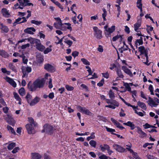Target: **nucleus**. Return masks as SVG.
Listing matches in <instances>:
<instances>
[{
	"label": "nucleus",
	"mask_w": 159,
	"mask_h": 159,
	"mask_svg": "<svg viewBox=\"0 0 159 159\" xmlns=\"http://www.w3.org/2000/svg\"><path fill=\"white\" fill-rule=\"evenodd\" d=\"M123 43L124 45L123 47H122V49L123 51H125L127 50L128 48V46L125 44V42H123Z\"/></svg>",
	"instance_id": "052dcab7"
},
{
	"label": "nucleus",
	"mask_w": 159,
	"mask_h": 159,
	"mask_svg": "<svg viewBox=\"0 0 159 159\" xmlns=\"http://www.w3.org/2000/svg\"><path fill=\"white\" fill-rule=\"evenodd\" d=\"M138 105L141 107V108L143 110H145L147 109V107L145 104L143 102H141L139 101L138 102Z\"/></svg>",
	"instance_id": "72a5a7b5"
},
{
	"label": "nucleus",
	"mask_w": 159,
	"mask_h": 159,
	"mask_svg": "<svg viewBox=\"0 0 159 159\" xmlns=\"http://www.w3.org/2000/svg\"><path fill=\"white\" fill-rule=\"evenodd\" d=\"M22 68H23L25 70V72H27V73H30L32 71V69L30 67L27 66L25 68L23 67Z\"/></svg>",
	"instance_id": "864d4df0"
},
{
	"label": "nucleus",
	"mask_w": 159,
	"mask_h": 159,
	"mask_svg": "<svg viewBox=\"0 0 159 159\" xmlns=\"http://www.w3.org/2000/svg\"><path fill=\"white\" fill-rule=\"evenodd\" d=\"M31 22L32 24H34L37 25H40L42 23V22L41 21H38L34 20H31Z\"/></svg>",
	"instance_id": "37998d69"
},
{
	"label": "nucleus",
	"mask_w": 159,
	"mask_h": 159,
	"mask_svg": "<svg viewBox=\"0 0 159 159\" xmlns=\"http://www.w3.org/2000/svg\"><path fill=\"white\" fill-rule=\"evenodd\" d=\"M32 159H40L41 158V155L38 153H31Z\"/></svg>",
	"instance_id": "393cba45"
},
{
	"label": "nucleus",
	"mask_w": 159,
	"mask_h": 159,
	"mask_svg": "<svg viewBox=\"0 0 159 159\" xmlns=\"http://www.w3.org/2000/svg\"><path fill=\"white\" fill-rule=\"evenodd\" d=\"M139 50L140 53V55L142 59V62L147 66L149 65L150 63H148V50L143 46H142L139 48Z\"/></svg>",
	"instance_id": "f03ea898"
},
{
	"label": "nucleus",
	"mask_w": 159,
	"mask_h": 159,
	"mask_svg": "<svg viewBox=\"0 0 159 159\" xmlns=\"http://www.w3.org/2000/svg\"><path fill=\"white\" fill-rule=\"evenodd\" d=\"M27 40L28 42H29L31 44L36 43V44L38 42H39V39L32 38H27Z\"/></svg>",
	"instance_id": "bb28decb"
},
{
	"label": "nucleus",
	"mask_w": 159,
	"mask_h": 159,
	"mask_svg": "<svg viewBox=\"0 0 159 159\" xmlns=\"http://www.w3.org/2000/svg\"><path fill=\"white\" fill-rule=\"evenodd\" d=\"M34 82L35 85H36L37 88H42L44 84V82L43 79H38Z\"/></svg>",
	"instance_id": "1a4fd4ad"
},
{
	"label": "nucleus",
	"mask_w": 159,
	"mask_h": 159,
	"mask_svg": "<svg viewBox=\"0 0 159 159\" xmlns=\"http://www.w3.org/2000/svg\"><path fill=\"white\" fill-rule=\"evenodd\" d=\"M115 30V26L114 25H112L111 28H108L106 30V32H105L106 36L107 38L110 37L111 34Z\"/></svg>",
	"instance_id": "9d476101"
},
{
	"label": "nucleus",
	"mask_w": 159,
	"mask_h": 159,
	"mask_svg": "<svg viewBox=\"0 0 159 159\" xmlns=\"http://www.w3.org/2000/svg\"><path fill=\"white\" fill-rule=\"evenodd\" d=\"M7 128L8 130L10 132H11L12 133L15 134V132L14 130L13 129L11 126L9 125H7Z\"/></svg>",
	"instance_id": "3c124183"
},
{
	"label": "nucleus",
	"mask_w": 159,
	"mask_h": 159,
	"mask_svg": "<svg viewBox=\"0 0 159 159\" xmlns=\"http://www.w3.org/2000/svg\"><path fill=\"white\" fill-rule=\"evenodd\" d=\"M111 121L114 124V125L116 126L117 128H119L120 129H123L125 128L123 127L121 124L116 120H115L112 118H111Z\"/></svg>",
	"instance_id": "f3484780"
},
{
	"label": "nucleus",
	"mask_w": 159,
	"mask_h": 159,
	"mask_svg": "<svg viewBox=\"0 0 159 159\" xmlns=\"http://www.w3.org/2000/svg\"><path fill=\"white\" fill-rule=\"evenodd\" d=\"M19 57L22 58L24 64H26L28 61V59L27 57L24 54L20 55Z\"/></svg>",
	"instance_id": "e433bc0d"
},
{
	"label": "nucleus",
	"mask_w": 159,
	"mask_h": 159,
	"mask_svg": "<svg viewBox=\"0 0 159 159\" xmlns=\"http://www.w3.org/2000/svg\"><path fill=\"white\" fill-rule=\"evenodd\" d=\"M53 128L52 126L46 124L43 127V129L42 130V132H45L48 134H51L53 132Z\"/></svg>",
	"instance_id": "423d86ee"
},
{
	"label": "nucleus",
	"mask_w": 159,
	"mask_h": 159,
	"mask_svg": "<svg viewBox=\"0 0 159 159\" xmlns=\"http://www.w3.org/2000/svg\"><path fill=\"white\" fill-rule=\"evenodd\" d=\"M85 68L86 69H88L87 71L89 73V74L88 75V76L89 75H92L93 74V72L92 71V70L91 68L90 67L88 66H85Z\"/></svg>",
	"instance_id": "a18cd8bd"
},
{
	"label": "nucleus",
	"mask_w": 159,
	"mask_h": 159,
	"mask_svg": "<svg viewBox=\"0 0 159 159\" xmlns=\"http://www.w3.org/2000/svg\"><path fill=\"white\" fill-rule=\"evenodd\" d=\"M4 79L7 82L10 84L13 87L15 88L16 87V84L12 79L7 76H6Z\"/></svg>",
	"instance_id": "f8f14e48"
},
{
	"label": "nucleus",
	"mask_w": 159,
	"mask_h": 159,
	"mask_svg": "<svg viewBox=\"0 0 159 159\" xmlns=\"http://www.w3.org/2000/svg\"><path fill=\"white\" fill-rule=\"evenodd\" d=\"M1 29L2 33H7L9 31V29L7 26L3 25L2 24H1Z\"/></svg>",
	"instance_id": "7c9ffc66"
},
{
	"label": "nucleus",
	"mask_w": 159,
	"mask_h": 159,
	"mask_svg": "<svg viewBox=\"0 0 159 159\" xmlns=\"http://www.w3.org/2000/svg\"><path fill=\"white\" fill-rule=\"evenodd\" d=\"M93 29L94 31V36L98 39H100L102 38V31L99 30L96 26H94Z\"/></svg>",
	"instance_id": "0eeeda50"
},
{
	"label": "nucleus",
	"mask_w": 159,
	"mask_h": 159,
	"mask_svg": "<svg viewBox=\"0 0 159 159\" xmlns=\"http://www.w3.org/2000/svg\"><path fill=\"white\" fill-rule=\"evenodd\" d=\"M1 70L2 72L3 73L6 74L7 75H9L10 74V72L9 71H8L5 68H2L1 69Z\"/></svg>",
	"instance_id": "603ef678"
},
{
	"label": "nucleus",
	"mask_w": 159,
	"mask_h": 159,
	"mask_svg": "<svg viewBox=\"0 0 159 159\" xmlns=\"http://www.w3.org/2000/svg\"><path fill=\"white\" fill-rule=\"evenodd\" d=\"M36 48L38 50L41 52H43L45 48V47L41 43L39 40V42H38L36 44Z\"/></svg>",
	"instance_id": "a211bd4d"
},
{
	"label": "nucleus",
	"mask_w": 159,
	"mask_h": 159,
	"mask_svg": "<svg viewBox=\"0 0 159 159\" xmlns=\"http://www.w3.org/2000/svg\"><path fill=\"white\" fill-rule=\"evenodd\" d=\"M67 90L71 91L73 90L74 89V88L71 86L68 85H66L65 86Z\"/></svg>",
	"instance_id": "5fc2aeb1"
},
{
	"label": "nucleus",
	"mask_w": 159,
	"mask_h": 159,
	"mask_svg": "<svg viewBox=\"0 0 159 159\" xmlns=\"http://www.w3.org/2000/svg\"><path fill=\"white\" fill-rule=\"evenodd\" d=\"M137 129V131L138 133L139 134V136L140 137L143 138L146 136V134L143 132L140 128L138 127Z\"/></svg>",
	"instance_id": "412c9836"
},
{
	"label": "nucleus",
	"mask_w": 159,
	"mask_h": 159,
	"mask_svg": "<svg viewBox=\"0 0 159 159\" xmlns=\"http://www.w3.org/2000/svg\"><path fill=\"white\" fill-rule=\"evenodd\" d=\"M2 12L3 15L5 17L7 18L9 17L10 16L9 11L6 8H2Z\"/></svg>",
	"instance_id": "4be33fe9"
},
{
	"label": "nucleus",
	"mask_w": 159,
	"mask_h": 159,
	"mask_svg": "<svg viewBox=\"0 0 159 159\" xmlns=\"http://www.w3.org/2000/svg\"><path fill=\"white\" fill-rule=\"evenodd\" d=\"M28 89L31 91H35L37 88L36 85H35L34 82L32 84L31 82H30L28 84Z\"/></svg>",
	"instance_id": "6ab92c4d"
},
{
	"label": "nucleus",
	"mask_w": 159,
	"mask_h": 159,
	"mask_svg": "<svg viewBox=\"0 0 159 159\" xmlns=\"http://www.w3.org/2000/svg\"><path fill=\"white\" fill-rule=\"evenodd\" d=\"M44 68L48 71L51 72H54L55 70V69L54 67L49 64H45L44 65Z\"/></svg>",
	"instance_id": "4468645a"
},
{
	"label": "nucleus",
	"mask_w": 159,
	"mask_h": 159,
	"mask_svg": "<svg viewBox=\"0 0 159 159\" xmlns=\"http://www.w3.org/2000/svg\"><path fill=\"white\" fill-rule=\"evenodd\" d=\"M19 93L20 95L23 96L25 94V90L24 88H22L19 90Z\"/></svg>",
	"instance_id": "79ce46f5"
},
{
	"label": "nucleus",
	"mask_w": 159,
	"mask_h": 159,
	"mask_svg": "<svg viewBox=\"0 0 159 159\" xmlns=\"http://www.w3.org/2000/svg\"><path fill=\"white\" fill-rule=\"evenodd\" d=\"M26 98L27 99L28 102L29 103V102L30 101L31 99L32 98V96L29 94H27L26 96Z\"/></svg>",
	"instance_id": "4d7b16f0"
},
{
	"label": "nucleus",
	"mask_w": 159,
	"mask_h": 159,
	"mask_svg": "<svg viewBox=\"0 0 159 159\" xmlns=\"http://www.w3.org/2000/svg\"><path fill=\"white\" fill-rule=\"evenodd\" d=\"M98 156H99V159H112L101 153H99Z\"/></svg>",
	"instance_id": "c756f323"
},
{
	"label": "nucleus",
	"mask_w": 159,
	"mask_h": 159,
	"mask_svg": "<svg viewBox=\"0 0 159 159\" xmlns=\"http://www.w3.org/2000/svg\"><path fill=\"white\" fill-rule=\"evenodd\" d=\"M143 43V38L140 37L139 39L136 40L135 42V45L136 48H138V46L142 45Z\"/></svg>",
	"instance_id": "5701e85b"
},
{
	"label": "nucleus",
	"mask_w": 159,
	"mask_h": 159,
	"mask_svg": "<svg viewBox=\"0 0 159 159\" xmlns=\"http://www.w3.org/2000/svg\"><path fill=\"white\" fill-rule=\"evenodd\" d=\"M147 102L149 105L152 107H157L158 104H159V99L157 98H154L153 99L149 97Z\"/></svg>",
	"instance_id": "39448f33"
},
{
	"label": "nucleus",
	"mask_w": 159,
	"mask_h": 159,
	"mask_svg": "<svg viewBox=\"0 0 159 159\" xmlns=\"http://www.w3.org/2000/svg\"><path fill=\"white\" fill-rule=\"evenodd\" d=\"M104 80L102 79L99 83L97 84V85L99 87H101L104 84Z\"/></svg>",
	"instance_id": "680f3d73"
},
{
	"label": "nucleus",
	"mask_w": 159,
	"mask_h": 159,
	"mask_svg": "<svg viewBox=\"0 0 159 159\" xmlns=\"http://www.w3.org/2000/svg\"><path fill=\"white\" fill-rule=\"evenodd\" d=\"M52 45H50L46 49L43 50V53L44 54H47L49 52H50L52 51Z\"/></svg>",
	"instance_id": "a878e982"
},
{
	"label": "nucleus",
	"mask_w": 159,
	"mask_h": 159,
	"mask_svg": "<svg viewBox=\"0 0 159 159\" xmlns=\"http://www.w3.org/2000/svg\"><path fill=\"white\" fill-rule=\"evenodd\" d=\"M40 100V98L38 96H36L32 100H30V101L29 102V103L30 106H34L37 104L38 102H39Z\"/></svg>",
	"instance_id": "9b49d317"
},
{
	"label": "nucleus",
	"mask_w": 159,
	"mask_h": 159,
	"mask_svg": "<svg viewBox=\"0 0 159 159\" xmlns=\"http://www.w3.org/2000/svg\"><path fill=\"white\" fill-rule=\"evenodd\" d=\"M9 67L13 71H16V69L15 67L11 63H10L8 65Z\"/></svg>",
	"instance_id": "bf43d9fd"
},
{
	"label": "nucleus",
	"mask_w": 159,
	"mask_h": 159,
	"mask_svg": "<svg viewBox=\"0 0 159 159\" xmlns=\"http://www.w3.org/2000/svg\"><path fill=\"white\" fill-rule=\"evenodd\" d=\"M28 121L30 124H27L25 125L27 132L30 134H34L35 131L34 126H36L37 125V123L34 121L32 117H29Z\"/></svg>",
	"instance_id": "7ed1b4c3"
},
{
	"label": "nucleus",
	"mask_w": 159,
	"mask_h": 159,
	"mask_svg": "<svg viewBox=\"0 0 159 159\" xmlns=\"http://www.w3.org/2000/svg\"><path fill=\"white\" fill-rule=\"evenodd\" d=\"M54 4L57 5L60 9H61V11H63V6L60 4L59 2L57 1H56Z\"/></svg>",
	"instance_id": "8fccbe9b"
},
{
	"label": "nucleus",
	"mask_w": 159,
	"mask_h": 159,
	"mask_svg": "<svg viewBox=\"0 0 159 159\" xmlns=\"http://www.w3.org/2000/svg\"><path fill=\"white\" fill-rule=\"evenodd\" d=\"M136 4L137 5V7H142V0H137Z\"/></svg>",
	"instance_id": "13d9d810"
},
{
	"label": "nucleus",
	"mask_w": 159,
	"mask_h": 159,
	"mask_svg": "<svg viewBox=\"0 0 159 159\" xmlns=\"http://www.w3.org/2000/svg\"><path fill=\"white\" fill-rule=\"evenodd\" d=\"M56 22H55L53 25L56 29H59L61 28L62 30H65L66 29L72 30V28L71 26V24L69 23H66L62 24L61 20L59 17H55L54 18Z\"/></svg>",
	"instance_id": "f257e3e1"
},
{
	"label": "nucleus",
	"mask_w": 159,
	"mask_h": 159,
	"mask_svg": "<svg viewBox=\"0 0 159 159\" xmlns=\"http://www.w3.org/2000/svg\"><path fill=\"white\" fill-rule=\"evenodd\" d=\"M102 10L103 12V13L102 14V17L103 20L104 21H106L107 19L106 18V17L107 15V12L106 10L104 8H103Z\"/></svg>",
	"instance_id": "58836bf2"
},
{
	"label": "nucleus",
	"mask_w": 159,
	"mask_h": 159,
	"mask_svg": "<svg viewBox=\"0 0 159 159\" xmlns=\"http://www.w3.org/2000/svg\"><path fill=\"white\" fill-rule=\"evenodd\" d=\"M79 54V52L76 51H75L72 52V56L75 57H77Z\"/></svg>",
	"instance_id": "0e129e2a"
},
{
	"label": "nucleus",
	"mask_w": 159,
	"mask_h": 159,
	"mask_svg": "<svg viewBox=\"0 0 159 159\" xmlns=\"http://www.w3.org/2000/svg\"><path fill=\"white\" fill-rule=\"evenodd\" d=\"M101 150L102 152H104L105 150H107L109 148H110V147L109 145L107 144H105L103 145H101L100 146Z\"/></svg>",
	"instance_id": "2f4dec72"
},
{
	"label": "nucleus",
	"mask_w": 159,
	"mask_h": 159,
	"mask_svg": "<svg viewBox=\"0 0 159 159\" xmlns=\"http://www.w3.org/2000/svg\"><path fill=\"white\" fill-rule=\"evenodd\" d=\"M113 147L116 151L120 152H123L125 151V148L117 144H114Z\"/></svg>",
	"instance_id": "6e6552de"
},
{
	"label": "nucleus",
	"mask_w": 159,
	"mask_h": 159,
	"mask_svg": "<svg viewBox=\"0 0 159 159\" xmlns=\"http://www.w3.org/2000/svg\"><path fill=\"white\" fill-rule=\"evenodd\" d=\"M20 149V148L18 147L15 148L14 149L11 151L12 153L13 154L16 153Z\"/></svg>",
	"instance_id": "69168bd1"
},
{
	"label": "nucleus",
	"mask_w": 159,
	"mask_h": 159,
	"mask_svg": "<svg viewBox=\"0 0 159 159\" xmlns=\"http://www.w3.org/2000/svg\"><path fill=\"white\" fill-rule=\"evenodd\" d=\"M148 89L150 91V92H151V94L152 95H154V93H153V86L152 85H150Z\"/></svg>",
	"instance_id": "6e6d98bb"
},
{
	"label": "nucleus",
	"mask_w": 159,
	"mask_h": 159,
	"mask_svg": "<svg viewBox=\"0 0 159 159\" xmlns=\"http://www.w3.org/2000/svg\"><path fill=\"white\" fill-rule=\"evenodd\" d=\"M35 29L33 27L28 28L24 30V32L25 33L31 34H33L34 32L35 31Z\"/></svg>",
	"instance_id": "aec40b11"
},
{
	"label": "nucleus",
	"mask_w": 159,
	"mask_h": 159,
	"mask_svg": "<svg viewBox=\"0 0 159 159\" xmlns=\"http://www.w3.org/2000/svg\"><path fill=\"white\" fill-rule=\"evenodd\" d=\"M142 20L141 19H139L137 22L134 25V30L136 32H139V28L141 25Z\"/></svg>",
	"instance_id": "dca6fc26"
},
{
	"label": "nucleus",
	"mask_w": 159,
	"mask_h": 159,
	"mask_svg": "<svg viewBox=\"0 0 159 159\" xmlns=\"http://www.w3.org/2000/svg\"><path fill=\"white\" fill-rule=\"evenodd\" d=\"M105 127L107 132H110L112 134H113V132H115V129L109 128L107 126H105Z\"/></svg>",
	"instance_id": "de8ad7c7"
},
{
	"label": "nucleus",
	"mask_w": 159,
	"mask_h": 159,
	"mask_svg": "<svg viewBox=\"0 0 159 159\" xmlns=\"http://www.w3.org/2000/svg\"><path fill=\"white\" fill-rule=\"evenodd\" d=\"M14 97L15 99L17 101H18V103L19 104H21V99L20 98V97L18 94L16 93H13Z\"/></svg>",
	"instance_id": "c85d7f7f"
},
{
	"label": "nucleus",
	"mask_w": 159,
	"mask_h": 159,
	"mask_svg": "<svg viewBox=\"0 0 159 159\" xmlns=\"http://www.w3.org/2000/svg\"><path fill=\"white\" fill-rule=\"evenodd\" d=\"M118 76L120 78H123L124 76L123 75L122 72L120 69H117L116 70Z\"/></svg>",
	"instance_id": "c9c22d12"
},
{
	"label": "nucleus",
	"mask_w": 159,
	"mask_h": 159,
	"mask_svg": "<svg viewBox=\"0 0 159 159\" xmlns=\"http://www.w3.org/2000/svg\"><path fill=\"white\" fill-rule=\"evenodd\" d=\"M24 2H23V5H20V6H33V4L32 3L29 2V0H23Z\"/></svg>",
	"instance_id": "f704fd0d"
},
{
	"label": "nucleus",
	"mask_w": 159,
	"mask_h": 159,
	"mask_svg": "<svg viewBox=\"0 0 159 159\" xmlns=\"http://www.w3.org/2000/svg\"><path fill=\"white\" fill-rule=\"evenodd\" d=\"M109 98L111 99H114L115 98V93L111 90H110L108 93Z\"/></svg>",
	"instance_id": "473e14b6"
},
{
	"label": "nucleus",
	"mask_w": 159,
	"mask_h": 159,
	"mask_svg": "<svg viewBox=\"0 0 159 159\" xmlns=\"http://www.w3.org/2000/svg\"><path fill=\"white\" fill-rule=\"evenodd\" d=\"M123 40V36L120 34H117L116 35L113 37L112 38V41L113 42H115L117 41H119L120 44L121 43Z\"/></svg>",
	"instance_id": "ddd939ff"
},
{
	"label": "nucleus",
	"mask_w": 159,
	"mask_h": 159,
	"mask_svg": "<svg viewBox=\"0 0 159 159\" xmlns=\"http://www.w3.org/2000/svg\"><path fill=\"white\" fill-rule=\"evenodd\" d=\"M0 55L5 58H7L9 57L8 54L3 50H0Z\"/></svg>",
	"instance_id": "cd10ccee"
},
{
	"label": "nucleus",
	"mask_w": 159,
	"mask_h": 159,
	"mask_svg": "<svg viewBox=\"0 0 159 159\" xmlns=\"http://www.w3.org/2000/svg\"><path fill=\"white\" fill-rule=\"evenodd\" d=\"M81 61L85 65H90V62L84 58H81Z\"/></svg>",
	"instance_id": "a19ab883"
},
{
	"label": "nucleus",
	"mask_w": 159,
	"mask_h": 159,
	"mask_svg": "<svg viewBox=\"0 0 159 159\" xmlns=\"http://www.w3.org/2000/svg\"><path fill=\"white\" fill-rule=\"evenodd\" d=\"M7 122L10 125L12 126H14L15 123L14 120L12 118L9 119L7 120Z\"/></svg>",
	"instance_id": "ea45409f"
},
{
	"label": "nucleus",
	"mask_w": 159,
	"mask_h": 159,
	"mask_svg": "<svg viewBox=\"0 0 159 159\" xmlns=\"http://www.w3.org/2000/svg\"><path fill=\"white\" fill-rule=\"evenodd\" d=\"M97 50L99 52H102L103 51V49L102 46L101 45H99L98 46V47L97 48Z\"/></svg>",
	"instance_id": "e2e57ef3"
},
{
	"label": "nucleus",
	"mask_w": 159,
	"mask_h": 159,
	"mask_svg": "<svg viewBox=\"0 0 159 159\" xmlns=\"http://www.w3.org/2000/svg\"><path fill=\"white\" fill-rule=\"evenodd\" d=\"M64 42L69 45V46H70L73 44V42L70 40H67L65 41Z\"/></svg>",
	"instance_id": "774afa93"
},
{
	"label": "nucleus",
	"mask_w": 159,
	"mask_h": 159,
	"mask_svg": "<svg viewBox=\"0 0 159 159\" xmlns=\"http://www.w3.org/2000/svg\"><path fill=\"white\" fill-rule=\"evenodd\" d=\"M22 19V18H19L16 20L13 23V26H16L17 24L20 23V21H21Z\"/></svg>",
	"instance_id": "09e8293b"
},
{
	"label": "nucleus",
	"mask_w": 159,
	"mask_h": 159,
	"mask_svg": "<svg viewBox=\"0 0 159 159\" xmlns=\"http://www.w3.org/2000/svg\"><path fill=\"white\" fill-rule=\"evenodd\" d=\"M122 70L127 75H129L130 77L133 76V74L131 70L125 66L122 67Z\"/></svg>",
	"instance_id": "2eb2a0df"
},
{
	"label": "nucleus",
	"mask_w": 159,
	"mask_h": 159,
	"mask_svg": "<svg viewBox=\"0 0 159 159\" xmlns=\"http://www.w3.org/2000/svg\"><path fill=\"white\" fill-rule=\"evenodd\" d=\"M102 76L106 79H108L109 77V74L108 72L102 73Z\"/></svg>",
	"instance_id": "338daca9"
},
{
	"label": "nucleus",
	"mask_w": 159,
	"mask_h": 159,
	"mask_svg": "<svg viewBox=\"0 0 159 159\" xmlns=\"http://www.w3.org/2000/svg\"><path fill=\"white\" fill-rule=\"evenodd\" d=\"M124 85L125 86L126 90L129 92L131 91V88L129 84L127 83H125Z\"/></svg>",
	"instance_id": "c03bdc74"
},
{
	"label": "nucleus",
	"mask_w": 159,
	"mask_h": 159,
	"mask_svg": "<svg viewBox=\"0 0 159 159\" xmlns=\"http://www.w3.org/2000/svg\"><path fill=\"white\" fill-rule=\"evenodd\" d=\"M105 101L107 103L110 104V105H106L105 107H108L114 109L119 106V103L116 100H111L109 99H106Z\"/></svg>",
	"instance_id": "20e7f679"
},
{
	"label": "nucleus",
	"mask_w": 159,
	"mask_h": 159,
	"mask_svg": "<svg viewBox=\"0 0 159 159\" xmlns=\"http://www.w3.org/2000/svg\"><path fill=\"white\" fill-rule=\"evenodd\" d=\"M123 125L130 127L132 130L134 129L135 128V125L133 122L130 121H128L126 123H123Z\"/></svg>",
	"instance_id": "b1692460"
},
{
	"label": "nucleus",
	"mask_w": 159,
	"mask_h": 159,
	"mask_svg": "<svg viewBox=\"0 0 159 159\" xmlns=\"http://www.w3.org/2000/svg\"><path fill=\"white\" fill-rule=\"evenodd\" d=\"M16 146V143H9L8 146L7 148L8 150H11Z\"/></svg>",
	"instance_id": "4c0bfd02"
},
{
	"label": "nucleus",
	"mask_w": 159,
	"mask_h": 159,
	"mask_svg": "<svg viewBox=\"0 0 159 159\" xmlns=\"http://www.w3.org/2000/svg\"><path fill=\"white\" fill-rule=\"evenodd\" d=\"M89 143L91 146L95 148L96 145V142L94 140H91L90 141Z\"/></svg>",
	"instance_id": "49530a36"
}]
</instances>
